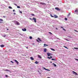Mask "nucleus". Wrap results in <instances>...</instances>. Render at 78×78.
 I'll list each match as a JSON object with an SVG mask.
<instances>
[{
  "label": "nucleus",
  "instance_id": "f257e3e1",
  "mask_svg": "<svg viewBox=\"0 0 78 78\" xmlns=\"http://www.w3.org/2000/svg\"><path fill=\"white\" fill-rule=\"evenodd\" d=\"M50 16L51 17H54V18H58V16L56 15H54V16H52L51 15V14H50Z\"/></svg>",
  "mask_w": 78,
  "mask_h": 78
},
{
  "label": "nucleus",
  "instance_id": "f03ea898",
  "mask_svg": "<svg viewBox=\"0 0 78 78\" xmlns=\"http://www.w3.org/2000/svg\"><path fill=\"white\" fill-rule=\"evenodd\" d=\"M14 22H15V24H16L17 25H20V23L18 21H16V20L14 21Z\"/></svg>",
  "mask_w": 78,
  "mask_h": 78
},
{
  "label": "nucleus",
  "instance_id": "7ed1b4c3",
  "mask_svg": "<svg viewBox=\"0 0 78 78\" xmlns=\"http://www.w3.org/2000/svg\"><path fill=\"white\" fill-rule=\"evenodd\" d=\"M47 55H48V56H51L52 55V54L51 53H49L48 52L47 53Z\"/></svg>",
  "mask_w": 78,
  "mask_h": 78
},
{
  "label": "nucleus",
  "instance_id": "20e7f679",
  "mask_svg": "<svg viewBox=\"0 0 78 78\" xmlns=\"http://www.w3.org/2000/svg\"><path fill=\"white\" fill-rule=\"evenodd\" d=\"M73 75H78V74L76 72H75L74 71H73Z\"/></svg>",
  "mask_w": 78,
  "mask_h": 78
},
{
  "label": "nucleus",
  "instance_id": "39448f33",
  "mask_svg": "<svg viewBox=\"0 0 78 78\" xmlns=\"http://www.w3.org/2000/svg\"><path fill=\"white\" fill-rule=\"evenodd\" d=\"M32 20H34V22H35V23H36V22H37L36 21V19L35 18H33L32 19Z\"/></svg>",
  "mask_w": 78,
  "mask_h": 78
},
{
  "label": "nucleus",
  "instance_id": "423d86ee",
  "mask_svg": "<svg viewBox=\"0 0 78 78\" xmlns=\"http://www.w3.org/2000/svg\"><path fill=\"white\" fill-rule=\"evenodd\" d=\"M40 2V4L41 5H46V4L44 3V2Z\"/></svg>",
  "mask_w": 78,
  "mask_h": 78
},
{
  "label": "nucleus",
  "instance_id": "0eeeda50",
  "mask_svg": "<svg viewBox=\"0 0 78 78\" xmlns=\"http://www.w3.org/2000/svg\"><path fill=\"white\" fill-rule=\"evenodd\" d=\"M78 12V9H76L75 11L74 14H76V13H77V12Z\"/></svg>",
  "mask_w": 78,
  "mask_h": 78
},
{
  "label": "nucleus",
  "instance_id": "6e6552de",
  "mask_svg": "<svg viewBox=\"0 0 78 78\" xmlns=\"http://www.w3.org/2000/svg\"><path fill=\"white\" fill-rule=\"evenodd\" d=\"M22 31H27V29H25V28H23L22 29Z\"/></svg>",
  "mask_w": 78,
  "mask_h": 78
},
{
  "label": "nucleus",
  "instance_id": "1a4fd4ad",
  "mask_svg": "<svg viewBox=\"0 0 78 78\" xmlns=\"http://www.w3.org/2000/svg\"><path fill=\"white\" fill-rule=\"evenodd\" d=\"M13 61H15L17 64H19V62H18V61H17L16 60H14Z\"/></svg>",
  "mask_w": 78,
  "mask_h": 78
},
{
  "label": "nucleus",
  "instance_id": "9d476101",
  "mask_svg": "<svg viewBox=\"0 0 78 78\" xmlns=\"http://www.w3.org/2000/svg\"><path fill=\"white\" fill-rule=\"evenodd\" d=\"M55 9H56V10H57V11H60V9H59V8H55Z\"/></svg>",
  "mask_w": 78,
  "mask_h": 78
},
{
  "label": "nucleus",
  "instance_id": "9b49d317",
  "mask_svg": "<svg viewBox=\"0 0 78 78\" xmlns=\"http://www.w3.org/2000/svg\"><path fill=\"white\" fill-rule=\"evenodd\" d=\"M1 22H3V20L2 19H0V23H2Z\"/></svg>",
  "mask_w": 78,
  "mask_h": 78
},
{
  "label": "nucleus",
  "instance_id": "f8f14e48",
  "mask_svg": "<svg viewBox=\"0 0 78 78\" xmlns=\"http://www.w3.org/2000/svg\"><path fill=\"white\" fill-rule=\"evenodd\" d=\"M43 69L46 70H47L48 71H50V70L46 69V68H43Z\"/></svg>",
  "mask_w": 78,
  "mask_h": 78
},
{
  "label": "nucleus",
  "instance_id": "ddd939ff",
  "mask_svg": "<svg viewBox=\"0 0 78 78\" xmlns=\"http://www.w3.org/2000/svg\"><path fill=\"white\" fill-rule=\"evenodd\" d=\"M0 47H2V48L3 47H5V45H4L3 44H2L0 45Z\"/></svg>",
  "mask_w": 78,
  "mask_h": 78
},
{
  "label": "nucleus",
  "instance_id": "4468645a",
  "mask_svg": "<svg viewBox=\"0 0 78 78\" xmlns=\"http://www.w3.org/2000/svg\"><path fill=\"white\" fill-rule=\"evenodd\" d=\"M47 52V49L46 48H45L44 49V52L45 53L46 52Z\"/></svg>",
  "mask_w": 78,
  "mask_h": 78
},
{
  "label": "nucleus",
  "instance_id": "2eb2a0df",
  "mask_svg": "<svg viewBox=\"0 0 78 78\" xmlns=\"http://www.w3.org/2000/svg\"><path fill=\"white\" fill-rule=\"evenodd\" d=\"M38 58H40V59L42 58V57H41V56L39 55H38Z\"/></svg>",
  "mask_w": 78,
  "mask_h": 78
},
{
  "label": "nucleus",
  "instance_id": "dca6fc26",
  "mask_svg": "<svg viewBox=\"0 0 78 78\" xmlns=\"http://www.w3.org/2000/svg\"><path fill=\"white\" fill-rule=\"evenodd\" d=\"M37 39L40 42H42V40L40 39V38H38Z\"/></svg>",
  "mask_w": 78,
  "mask_h": 78
},
{
  "label": "nucleus",
  "instance_id": "f3484780",
  "mask_svg": "<svg viewBox=\"0 0 78 78\" xmlns=\"http://www.w3.org/2000/svg\"><path fill=\"white\" fill-rule=\"evenodd\" d=\"M30 59H31L32 60H34V58H33V57H30Z\"/></svg>",
  "mask_w": 78,
  "mask_h": 78
},
{
  "label": "nucleus",
  "instance_id": "a211bd4d",
  "mask_svg": "<svg viewBox=\"0 0 78 78\" xmlns=\"http://www.w3.org/2000/svg\"><path fill=\"white\" fill-rule=\"evenodd\" d=\"M47 58H48V59H51V58H52V56H50V57H48Z\"/></svg>",
  "mask_w": 78,
  "mask_h": 78
},
{
  "label": "nucleus",
  "instance_id": "6ab92c4d",
  "mask_svg": "<svg viewBox=\"0 0 78 78\" xmlns=\"http://www.w3.org/2000/svg\"><path fill=\"white\" fill-rule=\"evenodd\" d=\"M35 63L36 64H37L38 63H39L37 61H36L35 62Z\"/></svg>",
  "mask_w": 78,
  "mask_h": 78
},
{
  "label": "nucleus",
  "instance_id": "aec40b11",
  "mask_svg": "<svg viewBox=\"0 0 78 78\" xmlns=\"http://www.w3.org/2000/svg\"><path fill=\"white\" fill-rule=\"evenodd\" d=\"M75 48V49H76V50H78V48Z\"/></svg>",
  "mask_w": 78,
  "mask_h": 78
},
{
  "label": "nucleus",
  "instance_id": "412c9836",
  "mask_svg": "<svg viewBox=\"0 0 78 78\" xmlns=\"http://www.w3.org/2000/svg\"><path fill=\"white\" fill-rule=\"evenodd\" d=\"M5 71H7V72H10V71L8 69H5Z\"/></svg>",
  "mask_w": 78,
  "mask_h": 78
},
{
  "label": "nucleus",
  "instance_id": "4be33fe9",
  "mask_svg": "<svg viewBox=\"0 0 78 78\" xmlns=\"http://www.w3.org/2000/svg\"><path fill=\"white\" fill-rule=\"evenodd\" d=\"M9 8L10 9H12V7H11L9 6Z\"/></svg>",
  "mask_w": 78,
  "mask_h": 78
},
{
  "label": "nucleus",
  "instance_id": "5701e85b",
  "mask_svg": "<svg viewBox=\"0 0 78 78\" xmlns=\"http://www.w3.org/2000/svg\"><path fill=\"white\" fill-rule=\"evenodd\" d=\"M53 64L54 65V66H55V67H56V65L54 63H53Z\"/></svg>",
  "mask_w": 78,
  "mask_h": 78
},
{
  "label": "nucleus",
  "instance_id": "b1692460",
  "mask_svg": "<svg viewBox=\"0 0 78 78\" xmlns=\"http://www.w3.org/2000/svg\"><path fill=\"white\" fill-rule=\"evenodd\" d=\"M44 46H48V45L47 44H44Z\"/></svg>",
  "mask_w": 78,
  "mask_h": 78
},
{
  "label": "nucleus",
  "instance_id": "393cba45",
  "mask_svg": "<svg viewBox=\"0 0 78 78\" xmlns=\"http://www.w3.org/2000/svg\"><path fill=\"white\" fill-rule=\"evenodd\" d=\"M51 50H52L53 51H55V49H54L51 48Z\"/></svg>",
  "mask_w": 78,
  "mask_h": 78
},
{
  "label": "nucleus",
  "instance_id": "a878e982",
  "mask_svg": "<svg viewBox=\"0 0 78 78\" xmlns=\"http://www.w3.org/2000/svg\"><path fill=\"white\" fill-rule=\"evenodd\" d=\"M32 37H31V36H30V39H32Z\"/></svg>",
  "mask_w": 78,
  "mask_h": 78
},
{
  "label": "nucleus",
  "instance_id": "bb28decb",
  "mask_svg": "<svg viewBox=\"0 0 78 78\" xmlns=\"http://www.w3.org/2000/svg\"><path fill=\"white\" fill-rule=\"evenodd\" d=\"M51 60H53V61H56V59H53V58H52Z\"/></svg>",
  "mask_w": 78,
  "mask_h": 78
},
{
  "label": "nucleus",
  "instance_id": "cd10ccee",
  "mask_svg": "<svg viewBox=\"0 0 78 78\" xmlns=\"http://www.w3.org/2000/svg\"><path fill=\"white\" fill-rule=\"evenodd\" d=\"M65 20H67V18H65Z\"/></svg>",
  "mask_w": 78,
  "mask_h": 78
},
{
  "label": "nucleus",
  "instance_id": "c85d7f7f",
  "mask_svg": "<svg viewBox=\"0 0 78 78\" xmlns=\"http://www.w3.org/2000/svg\"><path fill=\"white\" fill-rule=\"evenodd\" d=\"M17 8H20V6H17Z\"/></svg>",
  "mask_w": 78,
  "mask_h": 78
},
{
  "label": "nucleus",
  "instance_id": "c756f323",
  "mask_svg": "<svg viewBox=\"0 0 78 78\" xmlns=\"http://www.w3.org/2000/svg\"><path fill=\"white\" fill-rule=\"evenodd\" d=\"M70 13H69L68 15V16H70Z\"/></svg>",
  "mask_w": 78,
  "mask_h": 78
},
{
  "label": "nucleus",
  "instance_id": "7c9ffc66",
  "mask_svg": "<svg viewBox=\"0 0 78 78\" xmlns=\"http://www.w3.org/2000/svg\"><path fill=\"white\" fill-rule=\"evenodd\" d=\"M31 15L33 16H35V15H34V14H31Z\"/></svg>",
  "mask_w": 78,
  "mask_h": 78
},
{
  "label": "nucleus",
  "instance_id": "2f4dec72",
  "mask_svg": "<svg viewBox=\"0 0 78 78\" xmlns=\"http://www.w3.org/2000/svg\"><path fill=\"white\" fill-rule=\"evenodd\" d=\"M36 41L38 42H39V40H38L37 39Z\"/></svg>",
  "mask_w": 78,
  "mask_h": 78
},
{
  "label": "nucleus",
  "instance_id": "473e14b6",
  "mask_svg": "<svg viewBox=\"0 0 78 78\" xmlns=\"http://www.w3.org/2000/svg\"><path fill=\"white\" fill-rule=\"evenodd\" d=\"M20 13L21 14H22V12L21 11H20Z\"/></svg>",
  "mask_w": 78,
  "mask_h": 78
},
{
  "label": "nucleus",
  "instance_id": "72a5a7b5",
  "mask_svg": "<svg viewBox=\"0 0 78 78\" xmlns=\"http://www.w3.org/2000/svg\"><path fill=\"white\" fill-rule=\"evenodd\" d=\"M49 34H53L50 32H49Z\"/></svg>",
  "mask_w": 78,
  "mask_h": 78
},
{
  "label": "nucleus",
  "instance_id": "f704fd0d",
  "mask_svg": "<svg viewBox=\"0 0 78 78\" xmlns=\"http://www.w3.org/2000/svg\"><path fill=\"white\" fill-rule=\"evenodd\" d=\"M74 31H76V32H77L78 33V31H77V30H74Z\"/></svg>",
  "mask_w": 78,
  "mask_h": 78
},
{
  "label": "nucleus",
  "instance_id": "c9c22d12",
  "mask_svg": "<svg viewBox=\"0 0 78 78\" xmlns=\"http://www.w3.org/2000/svg\"><path fill=\"white\" fill-rule=\"evenodd\" d=\"M10 62H12L13 64H14V62H12V61H10Z\"/></svg>",
  "mask_w": 78,
  "mask_h": 78
},
{
  "label": "nucleus",
  "instance_id": "e433bc0d",
  "mask_svg": "<svg viewBox=\"0 0 78 78\" xmlns=\"http://www.w3.org/2000/svg\"><path fill=\"white\" fill-rule=\"evenodd\" d=\"M64 47H65V48H67V47L66 46H64Z\"/></svg>",
  "mask_w": 78,
  "mask_h": 78
},
{
  "label": "nucleus",
  "instance_id": "4c0bfd02",
  "mask_svg": "<svg viewBox=\"0 0 78 78\" xmlns=\"http://www.w3.org/2000/svg\"><path fill=\"white\" fill-rule=\"evenodd\" d=\"M75 60H76L77 61H78V59L75 58Z\"/></svg>",
  "mask_w": 78,
  "mask_h": 78
},
{
  "label": "nucleus",
  "instance_id": "58836bf2",
  "mask_svg": "<svg viewBox=\"0 0 78 78\" xmlns=\"http://www.w3.org/2000/svg\"><path fill=\"white\" fill-rule=\"evenodd\" d=\"M5 76H6V77H7H7H8V75H5Z\"/></svg>",
  "mask_w": 78,
  "mask_h": 78
},
{
  "label": "nucleus",
  "instance_id": "ea45409f",
  "mask_svg": "<svg viewBox=\"0 0 78 78\" xmlns=\"http://www.w3.org/2000/svg\"><path fill=\"white\" fill-rule=\"evenodd\" d=\"M6 35H4V36H3V37H6Z\"/></svg>",
  "mask_w": 78,
  "mask_h": 78
},
{
  "label": "nucleus",
  "instance_id": "a19ab883",
  "mask_svg": "<svg viewBox=\"0 0 78 78\" xmlns=\"http://www.w3.org/2000/svg\"><path fill=\"white\" fill-rule=\"evenodd\" d=\"M29 19H30V20H32V19H31V18H30Z\"/></svg>",
  "mask_w": 78,
  "mask_h": 78
},
{
  "label": "nucleus",
  "instance_id": "79ce46f5",
  "mask_svg": "<svg viewBox=\"0 0 78 78\" xmlns=\"http://www.w3.org/2000/svg\"><path fill=\"white\" fill-rule=\"evenodd\" d=\"M13 12H14V11H15V10L14 9V10H13Z\"/></svg>",
  "mask_w": 78,
  "mask_h": 78
},
{
  "label": "nucleus",
  "instance_id": "37998d69",
  "mask_svg": "<svg viewBox=\"0 0 78 78\" xmlns=\"http://www.w3.org/2000/svg\"><path fill=\"white\" fill-rule=\"evenodd\" d=\"M61 27V28H63V27Z\"/></svg>",
  "mask_w": 78,
  "mask_h": 78
},
{
  "label": "nucleus",
  "instance_id": "c03bdc74",
  "mask_svg": "<svg viewBox=\"0 0 78 78\" xmlns=\"http://www.w3.org/2000/svg\"><path fill=\"white\" fill-rule=\"evenodd\" d=\"M13 14L14 15H16V13H14Z\"/></svg>",
  "mask_w": 78,
  "mask_h": 78
},
{
  "label": "nucleus",
  "instance_id": "a18cd8bd",
  "mask_svg": "<svg viewBox=\"0 0 78 78\" xmlns=\"http://www.w3.org/2000/svg\"><path fill=\"white\" fill-rule=\"evenodd\" d=\"M50 62V63H52V62L51 61V62Z\"/></svg>",
  "mask_w": 78,
  "mask_h": 78
},
{
  "label": "nucleus",
  "instance_id": "49530a36",
  "mask_svg": "<svg viewBox=\"0 0 78 78\" xmlns=\"http://www.w3.org/2000/svg\"><path fill=\"white\" fill-rule=\"evenodd\" d=\"M15 5H16V6H17V5L16 4H15Z\"/></svg>",
  "mask_w": 78,
  "mask_h": 78
},
{
  "label": "nucleus",
  "instance_id": "de8ad7c7",
  "mask_svg": "<svg viewBox=\"0 0 78 78\" xmlns=\"http://www.w3.org/2000/svg\"><path fill=\"white\" fill-rule=\"evenodd\" d=\"M7 30H8H8H9V29H7Z\"/></svg>",
  "mask_w": 78,
  "mask_h": 78
},
{
  "label": "nucleus",
  "instance_id": "09e8293b",
  "mask_svg": "<svg viewBox=\"0 0 78 78\" xmlns=\"http://www.w3.org/2000/svg\"><path fill=\"white\" fill-rule=\"evenodd\" d=\"M26 48H27V49H28V47H27Z\"/></svg>",
  "mask_w": 78,
  "mask_h": 78
},
{
  "label": "nucleus",
  "instance_id": "8fccbe9b",
  "mask_svg": "<svg viewBox=\"0 0 78 78\" xmlns=\"http://www.w3.org/2000/svg\"><path fill=\"white\" fill-rule=\"evenodd\" d=\"M56 30H58V28H56Z\"/></svg>",
  "mask_w": 78,
  "mask_h": 78
},
{
  "label": "nucleus",
  "instance_id": "3c124183",
  "mask_svg": "<svg viewBox=\"0 0 78 78\" xmlns=\"http://www.w3.org/2000/svg\"><path fill=\"white\" fill-rule=\"evenodd\" d=\"M63 30H65V31H66V30L65 29H63Z\"/></svg>",
  "mask_w": 78,
  "mask_h": 78
},
{
  "label": "nucleus",
  "instance_id": "603ef678",
  "mask_svg": "<svg viewBox=\"0 0 78 78\" xmlns=\"http://www.w3.org/2000/svg\"><path fill=\"white\" fill-rule=\"evenodd\" d=\"M57 39H59V38H57Z\"/></svg>",
  "mask_w": 78,
  "mask_h": 78
},
{
  "label": "nucleus",
  "instance_id": "864d4df0",
  "mask_svg": "<svg viewBox=\"0 0 78 78\" xmlns=\"http://www.w3.org/2000/svg\"><path fill=\"white\" fill-rule=\"evenodd\" d=\"M3 17H5V16H3Z\"/></svg>",
  "mask_w": 78,
  "mask_h": 78
}]
</instances>
